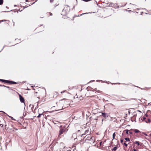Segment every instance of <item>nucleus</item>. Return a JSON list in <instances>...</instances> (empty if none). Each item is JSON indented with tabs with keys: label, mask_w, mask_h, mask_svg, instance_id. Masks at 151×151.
<instances>
[{
	"label": "nucleus",
	"mask_w": 151,
	"mask_h": 151,
	"mask_svg": "<svg viewBox=\"0 0 151 151\" xmlns=\"http://www.w3.org/2000/svg\"><path fill=\"white\" fill-rule=\"evenodd\" d=\"M144 134L146 136H148L149 137H151V134H149V135H148L147 134H146L144 132H142V134ZM143 136V135H142V137Z\"/></svg>",
	"instance_id": "12"
},
{
	"label": "nucleus",
	"mask_w": 151,
	"mask_h": 151,
	"mask_svg": "<svg viewBox=\"0 0 151 151\" xmlns=\"http://www.w3.org/2000/svg\"><path fill=\"white\" fill-rule=\"evenodd\" d=\"M133 151H137V150L135 149H133Z\"/></svg>",
	"instance_id": "33"
},
{
	"label": "nucleus",
	"mask_w": 151,
	"mask_h": 151,
	"mask_svg": "<svg viewBox=\"0 0 151 151\" xmlns=\"http://www.w3.org/2000/svg\"><path fill=\"white\" fill-rule=\"evenodd\" d=\"M58 5V4H55V5H54V7H55L56 6H57Z\"/></svg>",
	"instance_id": "31"
},
{
	"label": "nucleus",
	"mask_w": 151,
	"mask_h": 151,
	"mask_svg": "<svg viewBox=\"0 0 151 151\" xmlns=\"http://www.w3.org/2000/svg\"><path fill=\"white\" fill-rule=\"evenodd\" d=\"M129 133L130 134H132V132H129Z\"/></svg>",
	"instance_id": "36"
},
{
	"label": "nucleus",
	"mask_w": 151,
	"mask_h": 151,
	"mask_svg": "<svg viewBox=\"0 0 151 151\" xmlns=\"http://www.w3.org/2000/svg\"><path fill=\"white\" fill-rule=\"evenodd\" d=\"M102 116L105 118H106L107 117H108V115L107 114L105 113H102Z\"/></svg>",
	"instance_id": "10"
},
{
	"label": "nucleus",
	"mask_w": 151,
	"mask_h": 151,
	"mask_svg": "<svg viewBox=\"0 0 151 151\" xmlns=\"http://www.w3.org/2000/svg\"><path fill=\"white\" fill-rule=\"evenodd\" d=\"M34 4V3H33L32 4Z\"/></svg>",
	"instance_id": "39"
},
{
	"label": "nucleus",
	"mask_w": 151,
	"mask_h": 151,
	"mask_svg": "<svg viewBox=\"0 0 151 151\" xmlns=\"http://www.w3.org/2000/svg\"><path fill=\"white\" fill-rule=\"evenodd\" d=\"M7 21L8 23L9 22V20H0V23H1L2 22H3V21Z\"/></svg>",
	"instance_id": "17"
},
{
	"label": "nucleus",
	"mask_w": 151,
	"mask_h": 151,
	"mask_svg": "<svg viewBox=\"0 0 151 151\" xmlns=\"http://www.w3.org/2000/svg\"><path fill=\"white\" fill-rule=\"evenodd\" d=\"M22 10H21L20 9H19V11H20V12H21V11H22Z\"/></svg>",
	"instance_id": "32"
},
{
	"label": "nucleus",
	"mask_w": 151,
	"mask_h": 151,
	"mask_svg": "<svg viewBox=\"0 0 151 151\" xmlns=\"http://www.w3.org/2000/svg\"><path fill=\"white\" fill-rule=\"evenodd\" d=\"M136 11H136V13H140V14H142V12L141 11V10L139 11V9H137V10Z\"/></svg>",
	"instance_id": "14"
},
{
	"label": "nucleus",
	"mask_w": 151,
	"mask_h": 151,
	"mask_svg": "<svg viewBox=\"0 0 151 151\" xmlns=\"http://www.w3.org/2000/svg\"><path fill=\"white\" fill-rule=\"evenodd\" d=\"M96 91L97 92H98V93H101V91H100V90H97V91Z\"/></svg>",
	"instance_id": "29"
},
{
	"label": "nucleus",
	"mask_w": 151,
	"mask_h": 151,
	"mask_svg": "<svg viewBox=\"0 0 151 151\" xmlns=\"http://www.w3.org/2000/svg\"><path fill=\"white\" fill-rule=\"evenodd\" d=\"M64 92H65V91H63V92H61V93H63Z\"/></svg>",
	"instance_id": "37"
},
{
	"label": "nucleus",
	"mask_w": 151,
	"mask_h": 151,
	"mask_svg": "<svg viewBox=\"0 0 151 151\" xmlns=\"http://www.w3.org/2000/svg\"><path fill=\"white\" fill-rule=\"evenodd\" d=\"M70 6L68 5L65 6L61 13V14L63 16L67 15L70 12Z\"/></svg>",
	"instance_id": "3"
},
{
	"label": "nucleus",
	"mask_w": 151,
	"mask_h": 151,
	"mask_svg": "<svg viewBox=\"0 0 151 151\" xmlns=\"http://www.w3.org/2000/svg\"><path fill=\"white\" fill-rule=\"evenodd\" d=\"M129 130L128 129H126L124 131V132L126 133V134H128Z\"/></svg>",
	"instance_id": "15"
},
{
	"label": "nucleus",
	"mask_w": 151,
	"mask_h": 151,
	"mask_svg": "<svg viewBox=\"0 0 151 151\" xmlns=\"http://www.w3.org/2000/svg\"><path fill=\"white\" fill-rule=\"evenodd\" d=\"M136 134H135L136 136L138 137L140 136L141 134V132L139 131L137 129H134L132 130Z\"/></svg>",
	"instance_id": "7"
},
{
	"label": "nucleus",
	"mask_w": 151,
	"mask_h": 151,
	"mask_svg": "<svg viewBox=\"0 0 151 151\" xmlns=\"http://www.w3.org/2000/svg\"><path fill=\"white\" fill-rule=\"evenodd\" d=\"M3 86H4V87H6L8 88V89H9V90L13 91V90L11 88H9V87H8L6 86H4V85H3Z\"/></svg>",
	"instance_id": "18"
},
{
	"label": "nucleus",
	"mask_w": 151,
	"mask_h": 151,
	"mask_svg": "<svg viewBox=\"0 0 151 151\" xmlns=\"http://www.w3.org/2000/svg\"><path fill=\"white\" fill-rule=\"evenodd\" d=\"M3 0H0V5L2 4L3 3Z\"/></svg>",
	"instance_id": "21"
},
{
	"label": "nucleus",
	"mask_w": 151,
	"mask_h": 151,
	"mask_svg": "<svg viewBox=\"0 0 151 151\" xmlns=\"http://www.w3.org/2000/svg\"><path fill=\"white\" fill-rule=\"evenodd\" d=\"M47 14L48 16H51L52 15V14L50 12H47Z\"/></svg>",
	"instance_id": "13"
},
{
	"label": "nucleus",
	"mask_w": 151,
	"mask_h": 151,
	"mask_svg": "<svg viewBox=\"0 0 151 151\" xmlns=\"http://www.w3.org/2000/svg\"><path fill=\"white\" fill-rule=\"evenodd\" d=\"M27 7H28V6H23V9H24L25 8H26Z\"/></svg>",
	"instance_id": "30"
},
{
	"label": "nucleus",
	"mask_w": 151,
	"mask_h": 151,
	"mask_svg": "<svg viewBox=\"0 0 151 151\" xmlns=\"http://www.w3.org/2000/svg\"><path fill=\"white\" fill-rule=\"evenodd\" d=\"M88 131H89L88 130H86V131H85V134H87V133L88 132ZM84 134H82V136Z\"/></svg>",
	"instance_id": "19"
},
{
	"label": "nucleus",
	"mask_w": 151,
	"mask_h": 151,
	"mask_svg": "<svg viewBox=\"0 0 151 151\" xmlns=\"http://www.w3.org/2000/svg\"><path fill=\"white\" fill-rule=\"evenodd\" d=\"M58 95V93L57 92H55L53 93V97H56Z\"/></svg>",
	"instance_id": "11"
},
{
	"label": "nucleus",
	"mask_w": 151,
	"mask_h": 151,
	"mask_svg": "<svg viewBox=\"0 0 151 151\" xmlns=\"http://www.w3.org/2000/svg\"><path fill=\"white\" fill-rule=\"evenodd\" d=\"M120 142L121 143H122V144H123V139H121L120 140Z\"/></svg>",
	"instance_id": "28"
},
{
	"label": "nucleus",
	"mask_w": 151,
	"mask_h": 151,
	"mask_svg": "<svg viewBox=\"0 0 151 151\" xmlns=\"http://www.w3.org/2000/svg\"><path fill=\"white\" fill-rule=\"evenodd\" d=\"M51 95H52H52H53L52 94Z\"/></svg>",
	"instance_id": "40"
},
{
	"label": "nucleus",
	"mask_w": 151,
	"mask_h": 151,
	"mask_svg": "<svg viewBox=\"0 0 151 151\" xmlns=\"http://www.w3.org/2000/svg\"><path fill=\"white\" fill-rule=\"evenodd\" d=\"M93 91H88V92L86 93V95H87V96L88 97H91V96H94L93 95Z\"/></svg>",
	"instance_id": "8"
},
{
	"label": "nucleus",
	"mask_w": 151,
	"mask_h": 151,
	"mask_svg": "<svg viewBox=\"0 0 151 151\" xmlns=\"http://www.w3.org/2000/svg\"><path fill=\"white\" fill-rule=\"evenodd\" d=\"M117 149V147H115L113 148V150L114 151H116Z\"/></svg>",
	"instance_id": "25"
},
{
	"label": "nucleus",
	"mask_w": 151,
	"mask_h": 151,
	"mask_svg": "<svg viewBox=\"0 0 151 151\" xmlns=\"http://www.w3.org/2000/svg\"><path fill=\"white\" fill-rule=\"evenodd\" d=\"M123 145H124L126 147H127V144L125 143V142H124L123 143Z\"/></svg>",
	"instance_id": "26"
},
{
	"label": "nucleus",
	"mask_w": 151,
	"mask_h": 151,
	"mask_svg": "<svg viewBox=\"0 0 151 151\" xmlns=\"http://www.w3.org/2000/svg\"><path fill=\"white\" fill-rule=\"evenodd\" d=\"M42 114H39L38 116H37V118H40L41 117V115H42Z\"/></svg>",
	"instance_id": "22"
},
{
	"label": "nucleus",
	"mask_w": 151,
	"mask_h": 151,
	"mask_svg": "<svg viewBox=\"0 0 151 151\" xmlns=\"http://www.w3.org/2000/svg\"><path fill=\"white\" fill-rule=\"evenodd\" d=\"M101 143H102V142H100V145H101Z\"/></svg>",
	"instance_id": "35"
},
{
	"label": "nucleus",
	"mask_w": 151,
	"mask_h": 151,
	"mask_svg": "<svg viewBox=\"0 0 151 151\" xmlns=\"http://www.w3.org/2000/svg\"><path fill=\"white\" fill-rule=\"evenodd\" d=\"M149 112H150V111H148L147 113L145 114L142 119V121L147 123H150L151 122V115L150 113H149Z\"/></svg>",
	"instance_id": "2"
},
{
	"label": "nucleus",
	"mask_w": 151,
	"mask_h": 151,
	"mask_svg": "<svg viewBox=\"0 0 151 151\" xmlns=\"http://www.w3.org/2000/svg\"><path fill=\"white\" fill-rule=\"evenodd\" d=\"M54 0H50V3H52L54 2Z\"/></svg>",
	"instance_id": "27"
},
{
	"label": "nucleus",
	"mask_w": 151,
	"mask_h": 151,
	"mask_svg": "<svg viewBox=\"0 0 151 151\" xmlns=\"http://www.w3.org/2000/svg\"><path fill=\"white\" fill-rule=\"evenodd\" d=\"M39 29V27H37V29Z\"/></svg>",
	"instance_id": "38"
},
{
	"label": "nucleus",
	"mask_w": 151,
	"mask_h": 151,
	"mask_svg": "<svg viewBox=\"0 0 151 151\" xmlns=\"http://www.w3.org/2000/svg\"><path fill=\"white\" fill-rule=\"evenodd\" d=\"M44 93H46V91H44Z\"/></svg>",
	"instance_id": "34"
},
{
	"label": "nucleus",
	"mask_w": 151,
	"mask_h": 151,
	"mask_svg": "<svg viewBox=\"0 0 151 151\" xmlns=\"http://www.w3.org/2000/svg\"><path fill=\"white\" fill-rule=\"evenodd\" d=\"M17 93L19 95V99L20 101L22 103H24V98L19 93Z\"/></svg>",
	"instance_id": "9"
},
{
	"label": "nucleus",
	"mask_w": 151,
	"mask_h": 151,
	"mask_svg": "<svg viewBox=\"0 0 151 151\" xmlns=\"http://www.w3.org/2000/svg\"><path fill=\"white\" fill-rule=\"evenodd\" d=\"M0 81L5 83H9L10 84H15L17 83L16 82L14 81H11L9 80H6L2 79H0Z\"/></svg>",
	"instance_id": "5"
},
{
	"label": "nucleus",
	"mask_w": 151,
	"mask_h": 151,
	"mask_svg": "<svg viewBox=\"0 0 151 151\" xmlns=\"http://www.w3.org/2000/svg\"><path fill=\"white\" fill-rule=\"evenodd\" d=\"M115 132L113 134V139H115Z\"/></svg>",
	"instance_id": "20"
},
{
	"label": "nucleus",
	"mask_w": 151,
	"mask_h": 151,
	"mask_svg": "<svg viewBox=\"0 0 151 151\" xmlns=\"http://www.w3.org/2000/svg\"><path fill=\"white\" fill-rule=\"evenodd\" d=\"M124 139L125 140V141H124L125 142L126 141H130V139L129 138H126Z\"/></svg>",
	"instance_id": "16"
},
{
	"label": "nucleus",
	"mask_w": 151,
	"mask_h": 151,
	"mask_svg": "<svg viewBox=\"0 0 151 151\" xmlns=\"http://www.w3.org/2000/svg\"><path fill=\"white\" fill-rule=\"evenodd\" d=\"M58 110L64 109L68 107L70 104V100L63 99L56 103Z\"/></svg>",
	"instance_id": "1"
},
{
	"label": "nucleus",
	"mask_w": 151,
	"mask_h": 151,
	"mask_svg": "<svg viewBox=\"0 0 151 151\" xmlns=\"http://www.w3.org/2000/svg\"><path fill=\"white\" fill-rule=\"evenodd\" d=\"M60 130L59 131L58 137L61 138V136L63 135H62L66 131V128L64 126H60Z\"/></svg>",
	"instance_id": "4"
},
{
	"label": "nucleus",
	"mask_w": 151,
	"mask_h": 151,
	"mask_svg": "<svg viewBox=\"0 0 151 151\" xmlns=\"http://www.w3.org/2000/svg\"><path fill=\"white\" fill-rule=\"evenodd\" d=\"M74 98L76 99V100L78 101H79L81 100L82 99V97L81 96H80L79 97H78L77 95H76L74 96Z\"/></svg>",
	"instance_id": "6"
},
{
	"label": "nucleus",
	"mask_w": 151,
	"mask_h": 151,
	"mask_svg": "<svg viewBox=\"0 0 151 151\" xmlns=\"http://www.w3.org/2000/svg\"><path fill=\"white\" fill-rule=\"evenodd\" d=\"M135 144H136L137 146H139V142H135Z\"/></svg>",
	"instance_id": "23"
},
{
	"label": "nucleus",
	"mask_w": 151,
	"mask_h": 151,
	"mask_svg": "<svg viewBox=\"0 0 151 151\" xmlns=\"http://www.w3.org/2000/svg\"><path fill=\"white\" fill-rule=\"evenodd\" d=\"M88 13H83V14H80V15H78V16H77V17H80V16H82V15L84 14H87Z\"/></svg>",
	"instance_id": "24"
}]
</instances>
